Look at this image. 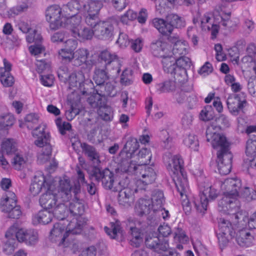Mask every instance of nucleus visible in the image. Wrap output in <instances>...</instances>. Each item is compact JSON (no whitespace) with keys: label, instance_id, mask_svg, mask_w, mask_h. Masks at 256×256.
Returning <instances> with one entry per match:
<instances>
[{"label":"nucleus","instance_id":"47","mask_svg":"<svg viewBox=\"0 0 256 256\" xmlns=\"http://www.w3.org/2000/svg\"><path fill=\"white\" fill-rule=\"evenodd\" d=\"M256 56V54H248L246 52V55L242 58L240 62H239L240 64L238 65L241 67H248L250 66L252 62H255Z\"/></svg>","mask_w":256,"mask_h":256},{"label":"nucleus","instance_id":"56","mask_svg":"<svg viewBox=\"0 0 256 256\" xmlns=\"http://www.w3.org/2000/svg\"><path fill=\"white\" fill-rule=\"evenodd\" d=\"M131 48L136 52L141 51L143 46L142 40L140 38L131 41Z\"/></svg>","mask_w":256,"mask_h":256},{"label":"nucleus","instance_id":"62","mask_svg":"<svg viewBox=\"0 0 256 256\" xmlns=\"http://www.w3.org/2000/svg\"><path fill=\"white\" fill-rule=\"evenodd\" d=\"M66 37L65 34L62 32H59L54 33L51 38L53 42H61L64 41Z\"/></svg>","mask_w":256,"mask_h":256},{"label":"nucleus","instance_id":"43","mask_svg":"<svg viewBox=\"0 0 256 256\" xmlns=\"http://www.w3.org/2000/svg\"><path fill=\"white\" fill-rule=\"evenodd\" d=\"M110 230L108 227L104 228L106 232L112 238H115L116 237L117 234L120 231V226L119 224L116 222V223H110Z\"/></svg>","mask_w":256,"mask_h":256},{"label":"nucleus","instance_id":"59","mask_svg":"<svg viewBox=\"0 0 256 256\" xmlns=\"http://www.w3.org/2000/svg\"><path fill=\"white\" fill-rule=\"evenodd\" d=\"M37 67L36 70L38 72L41 73L44 70H48L50 67V64L48 62H46L45 60H37L36 63Z\"/></svg>","mask_w":256,"mask_h":256},{"label":"nucleus","instance_id":"61","mask_svg":"<svg viewBox=\"0 0 256 256\" xmlns=\"http://www.w3.org/2000/svg\"><path fill=\"white\" fill-rule=\"evenodd\" d=\"M79 113V110L74 106L66 112V117L68 120H72Z\"/></svg>","mask_w":256,"mask_h":256},{"label":"nucleus","instance_id":"24","mask_svg":"<svg viewBox=\"0 0 256 256\" xmlns=\"http://www.w3.org/2000/svg\"><path fill=\"white\" fill-rule=\"evenodd\" d=\"M4 67H0V81L4 87L12 86L14 78L10 74L12 64L6 58L3 60Z\"/></svg>","mask_w":256,"mask_h":256},{"label":"nucleus","instance_id":"19","mask_svg":"<svg viewBox=\"0 0 256 256\" xmlns=\"http://www.w3.org/2000/svg\"><path fill=\"white\" fill-rule=\"evenodd\" d=\"M154 26L164 35H169L173 30L174 28H181L185 26L184 20L175 14H168L166 21L161 18H154L153 20Z\"/></svg>","mask_w":256,"mask_h":256},{"label":"nucleus","instance_id":"4","mask_svg":"<svg viewBox=\"0 0 256 256\" xmlns=\"http://www.w3.org/2000/svg\"><path fill=\"white\" fill-rule=\"evenodd\" d=\"M169 42L170 44L158 40L151 48L152 54L162 58L164 71L172 74L180 68L190 66V59L184 56L188 52L189 46L178 36H170Z\"/></svg>","mask_w":256,"mask_h":256},{"label":"nucleus","instance_id":"20","mask_svg":"<svg viewBox=\"0 0 256 256\" xmlns=\"http://www.w3.org/2000/svg\"><path fill=\"white\" fill-rule=\"evenodd\" d=\"M103 6L102 2L99 0H88L86 3L82 4V14H85V20H82L84 24L92 26L98 19L100 10Z\"/></svg>","mask_w":256,"mask_h":256},{"label":"nucleus","instance_id":"64","mask_svg":"<svg viewBox=\"0 0 256 256\" xmlns=\"http://www.w3.org/2000/svg\"><path fill=\"white\" fill-rule=\"evenodd\" d=\"M96 252V248L94 246H90L84 250L80 256H95Z\"/></svg>","mask_w":256,"mask_h":256},{"label":"nucleus","instance_id":"37","mask_svg":"<svg viewBox=\"0 0 256 256\" xmlns=\"http://www.w3.org/2000/svg\"><path fill=\"white\" fill-rule=\"evenodd\" d=\"M216 122L218 126H215L214 122H212L208 127L206 130V134L207 133V130L210 127L212 126L214 128H218V130L217 132L220 134V135L226 138L225 136L220 132V130L222 126H228V118L222 114L216 120Z\"/></svg>","mask_w":256,"mask_h":256},{"label":"nucleus","instance_id":"58","mask_svg":"<svg viewBox=\"0 0 256 256\" xmlns=\"http://www.w3.org/2000/svg\"><path fill=\"white\" fill-rule=\"evenodd\" d=\"M114 8L119 11L124 10L127 5V0H112Z\"/></svg>","mask_w":256,"mask_h":256},{"label":"nucleus","instance_id":"52","mask_svg":"<svg viewBox=\"0 0 256 256\" xmlns=\"http://www.w3.org/2000/svg\"><path fill=\"white\" fill-rule=\"evenodd\" d=\"M110 90H108L106 93L104 94H99L97 92L96 93L94 94L88 98L89 102L92 104H96V105H98L99 104L98 102L102 100L103 96L110 94Z\"/></svg>","mask_w":256,"mask_h":256},{"label":"nucleus","instance_id":"50","mask_svg":"<svg viewBox=\"0 0 256 256\" xmlns=\"http://www.w3.org/2000/svg\"><path fill=\"white\" fill-rule=\"evenodd\" d=\"M28 235L24 242L26 244L30 245L35 244L38 240V232L33 230H30Z\"/></svg>","mask_w":256,"mask_h":256},{"label":"nucleus","instance_id":"48","mask_svg":"<svg viewBox=\"0 0 256 256\" xmlns=\"http://www.w3.org/2000/svg\"><path fill=\"white\" fill-rule=\"evenodd\" d=\"M55 123L60 134H65V131L70 130L71 128V126L70 123L67 122H62V118L60 117L57 118L56 119Z\"/></svg>","mask_w":256,"mask_h":256},{"label":"nucleus","instance_id":"10","mask_svg":"<svg viewBox=\"0 0 256 256\" xmlns=\"http://www.w3.org/2000/svg\"><path fill=\"white\" fill-rule=\"evenodd\" d=\"M230 14L221 12L220 14L216 12L214 14L206 13L201 17L200 14L197 12L194 16V23L200 24L202 30H210L212 38H216L218 32L219 24L222 23L224 26H226L229 22Z\"/></svg>","mask_w":256,"mask_h":256},{"label":"nucleus","instance_id":"21","mask_svg":"<svg viewBox=\"0 0 256 256\" xmlns=\"http://www.w3.org/2000/svg\"><path fill=\"white\" fill-rule=\"evenodd\" d=\"M226 104L230 113L232 115H237L240 110L246 105L245 94L240 93L230 95L227 99Z\"/></svg>","mask_w":256,"mask_h":256},{"label":"nucleus","instance_id":"13","mask_svg":"<svg viewBox=\"0 0 256 256\" xmlns=\"http://www.w3.org/2000/svg\"><path fill=\"white\" fill-rule=\"evenodd\" d=\"M138 148V144L135 138H130L124 147L120 154V156L122 159V164H126L125 160L130 158L135 151ZM152 154L150 150L147 148H142L139 152L138 156V160L130 161V162H133L136 165H148L151 161Z\"/></svg>","mask_w":256,"mask_h":256},{"label":"nucleus","instance_id":"23","mask_svg":"<svg viewBox=\"0 0 256 256\" xmlns=\"http://www.w3.org/2000/svg\"><path fill=\"white\" fill-rule=\"evenodd\" d=\"M55 180L51 178L46 179L44 176L40 173H38L35 175L32 180V183L30 187V194L35 196L38 194L41 190L44 188L45 192L46 190L47 184H52Z\"/></svg>","mask_w":256,"mask_h":256},{"label":"nucleus","instance_id":"42","mask_svg":"<svg viewBox=\"0 0 256 256\" xmlns=\"http://www.w3.org/2000/svg\"><path fill=\"white\" fill-rule=\"evenodd\" d=\"M174 240L176 242L184 244L188 242L189 238L184 230L182 229H178L175 232Z\"/></svg>","mask_w":256,"mask_h":256},{"label":"nucleus","instance_id":"12","mask_svg":"<svg viewBox=\"0 0 256 256\" xmlns=\"http://www.w3.org/2000/svg\"><path fill=\"white\" fill-rule=\"evenodd\" d=\"M46 126L44 124H40L32 132V135L34 139V144L42 148L38 156L40 163L42 164L48 161L50 157L52 147L50 144V136L48 132L46 131Z\"/></svg>","mask_w":256,"mask_h":256},{"label":"nucleus","instance_id":"60","mask_svg":"<svg viewBox=\"0 0 256 256\" xmlns=\"http://www.w3.org/2000/svg\"><path fill=\"white\" fill-rule=\"evenodd\" d=\"M174 96L176 102L180 104L183 102L186 98L185 92L180 88L176 90V92L174 94Z\"/></svg>","mask_w":256,"mask_h":256},{"label":"nucleus","instance_id":"51","mask_svg":"<svg viewBox=\"0 0 256 256\" xmlns=\"http://www.w3.org/2000/svg\"><path fill=\"white\" fill-rule=\"evenodd\" d=\"M213 67L209 62H206L198 70V74L202 76H206L212 72Z\"/></svg>","mask_w":256,"mask_h":256},{"label":"nucleus","instance_id":"30","mask_svg":"<svg viewBox=\"0 0 256 256\" xmlns=\"http://www.w3.org/2000/svg\"><path fill=\"white\" fill-rule=\"evenodd\" d=\"M1 152L6 155L14 154L17 152L16 142L12 139H4L1 144Z\"/></svg>","mask_w":256,"mask_h":256},{"label":"nucleus","instance_id":"40","mask_svg":"<svg viewBox=\"0 0 256 256\" xmlns=\"http://www.w3.org/2000/svg\"><path fill=\"white\" fill-rule=\"evenodd\" d=\"M28 8V5L26 3L24 2L18 4L16 6L10 8L8 12V16L10 18H14L20 13L26 11Z\"/></svg>","mask_w":256,"mask_h":256},{"label":"nucleus","instance_id":"27","mask_svg":"<svg viewBox=\"0 0 256 256\" xmlns=\"http://www.w3.org/2000/svg\"><path fill=\"white\" fill-rule=\"evenodd\" d=\"M48 209H46L38 212L32 217V222L34 224H46L50 222L54 216L52 212Z\"/></svg>","mask_w":256,"mask_h":256},{"label":"nucleus","instance_id":"28","mask_svg":"<svg viewBox=\"0 0 256 256\" xmlns=\"http://www.w3.org/2000/svg\"><path fill=\"white\" fill-rule=\"evenodd\" d=\"M82 4H80V0H72L63 7V10L65 14H70L71 16H79L82 18L80 16V14H82Z\"/></svg>","mask_w":256,"mask_h":256},{"label":"nucleus","instance_id":"32","mask_svg":"<svg viewBox=\"0 0 256 256\" xmlns=\"http://www.w3.org/2000/svg\"><path fill=\"white\" fill-rule=\"evenodd\" d=\"M256 154V136H252L247 140L246 148V157L244 160L256 158L254 156Z\"/></svg>","mask_w":256,"mask_h":256},{"label":"nucleus","instance_id":"57","mask_svg":"<svg viewBox=\"0 0 256 256\" xmlns=\"http://www.w3.org/2000/svg\"><path fill=\"white\" fill-rule=\"evenodd\" d=\"M40 80L44 86H51L54 84V76L52 74L42 76Z\"/></svg>","mask_w":256,"mask_h":256},{"label":"nucleus","instance_id":"5","mask_svg":"<svg viewBox=\"0 0 256 256\" xmlns=\"http://www.w3.org/2000/svg\"><path fill=\"white\" fill-rule=\"evenodd\" d=\"M244 214L239 208L238 212L225 218H220L218 221L217 237L220 247H224L230 241L235 239L242 246H250L254 244V236L246 230L242 229L236 232L235 228L242 218L244 220Z\"/></svg>","mask_w":256,"mask_h":256},{"label":"nucleus","instance_id":"26","mask_svg":"<svg viewBox=\"0 0 256 256\" xmlns=\"http://www.w3.org/2000/svg\"><path fill=\"white\" fill-rule=\"evenodd\" d=\"M72 146L76 150H78L81 147L94 163L98 164L100 162L99 155L93 147L86 144H81L80 141L72 142Z\"/></svg>","mask_w":256,"mask_h":256},{"label":"nucleus","instance_id":"6","mask_svg":"<svg viewBox=\"0 0 256 256\" xmlns=\"http://www.w3.org/2000/svg\"><path fill=\"white\" fill-rule=\"evenodd\" d=\"M68 26L71 35L80 41L91 40L93 36L103 40H112L114 36V25L116 23L112 20H96L92 29L84 25V22L79 16L72 18Z\"/></svg>","mask_w":256,"mask_h":256},{"label":"nucleus","instance_id":"45","mask_svg":"<svg viewBox=\"0 0 256 256\" xmlns=\"http://www.w3.org/2000/svg\"><path fill=\"white\" fill-rule=\"evenodd\" d=\"M228 55L234 64H240L239 63V50L237 47L234 46L228 49Z\"/></svg>","mask_w":256,"mask_h":256},{"label":"nucleus","instance_id":"46","mask_svg":"<svg viewBox=\"0 0 256 256\" xmlns=\"http://www.w3.org/2000/svg\"><path fill=\"white\" fill-rule=\"evenodd\" d=\"M98 114L105 120H110L112 116V109L108 106L100 107L98 110Z\"/></svg>","mask_w":256,"mask_h":256},{"label":"nucleus","instance_id":"63","mask_svg":"<svg viewBox=\"0 0 256 256\" xmlns=\"http://www.w3.org/2000/svg\"><path fill=\"white\" fill-rule=\"evenodd\" d=\"M248 90L252 96H256V80L250 78L248 81Z\"/></svg>","mask_w":256,"mask_h":256},{"label":"nucleus","instance_id":"8","mask_svg":"<svg viewBox=\"0 0 256 256\" xmlns=\"http://www.w3.org/2000/svg\"><path fill=\"white\" fill-rule=\"evenodd\" d=\"M164 161L168 170L172 174L178 192L182 199V205L186 212L190 210V186L187 176L182 168L183 160L178 155L166 156Z\"/></svg>","mask_w":256,"mask_h":256},{"label":"nucleus","instance_id":"25","mask_svg":"<svg viewBox=\"0 0 256 256\" xmlns=\"http://www.w3.org/2000/svg\"><path fill=\"white\" fill-rule=\"evenodd\" d=\"M19 29L24 33H28L26 40L28 43H32L34 40L36 42L41 40V35L36 28L30 26L28 22H21L19 24Z\"/></svg>","mask_w":256,"mask_h":256},{"label":"nucleus","instance_id":"36","mask_svg":"<svg viewBox=\"0 0 256 256\" xmlns=\"http://www.w3.org/2000/svg\"><path fill=\"white\" fill-rule=\"evenodd\" d=\"M40 115L38 114H28L25 118V124H23L20 120V126L22 128L24 125L26 126L28 128H32L33 125L38 124L40 120Z\"/></svg>","mask_w":256,"mask_h":256},{"label":"nucleus","instance_id":"29","mask_svg":"<svg viewBox=\"0 0 256 256\" xmlns=\"http://www.w3.org/2000/svg\"><path fill=\"white\" fill-rule=\"evenodd\" d=\"M11 159L10 163L13 168L17 170H22L28 165V158L21 152H16Z\"/></svg>","mask_w":256,"mask_h":256},{"label":"nucleus","instance_id":"39","mask_svg":"<svg viewBox=\"0 0 256 256\" xmlns=\"http://www.w3.org/2000/svg\"><path fill=\"white\" fill-rule=\"evenodd\" d=\"M214 116V112L212 107L207 106L200 111L199 118L200 120L206 122L212 120Z\"/></svg>","mask_w":256,"mask_h":256},{"label":"nucleus","instance_id":"11","mask_svg":"<svg viewBox=\"0 0 256 256\" xmlns=\"http://www.w3.org/2000/svg\"><path fill=\"white\" fill-rule=\"evenodd\" d=\"M64 44L65 48L60 49L58 52L60 59L66 62H72L75 66H80L86 62L88 54L86 49L81 48L74 52L78 46L76 40L69 38L64 42Z\"/></svg>","mask_w":256,"mask_h":256},{"label":"nucleus","instance_id":"54","mask_svg":"<svg viewBox=\"0 0 256 256\" xmlns=\"http://www.w3.org/2000/svg\"><path fill=\"white\" fill-rule=\"evenodd\" d=\"M216 52V58L219 62L225 60L226 58V54L223 52L222 48L220 44H216L214 46Z\"/></svg>","mask_w":256,"mask_h":256},{"label":"nucleus","instance_id":"16","mask_svg":"<svg viewBox=\"0 0 256 256\" xmlns=\"http://www.w3.org/2000/svg\"><path fill=\"white\" fill-rule=\"evenodd\" d=\"M30 230L22 228L16 226L10 228L5 234L3 241V251L6 254H12L17 246V242H24Z\"/></svg>","mask_w":256,"mask_h":256},{"label":"nucleus","instance_id":"53","mask_svg":"<svg viewBox=\"0 0 256 256\" xmlns=\"http://www.w3.org/2000/svg\"><path fill=\"white\" fill-rule=\"evenodd\" d=\"M137 17V14L132 10H128L121 17V21L124 24H128L129 21L135 20Z\"/></svg>","mask_w":256,"mask_h":256},{"label":"nucleus","instance_id":"44","mask_svg":"<svg viewBox=\"0 0 256 256\" xmlns=\"http://www.w3.org/2000/svg\"><path fill=\"white\" fill-rule=\"evenodd\" d=\"M100 58L107 64H110L112 62L118 64L116 60L118 58L117 56L114 54L110 53L109 51L106 50L102 52Z\"/></svg>","mask_w":256,"mask_h":256},{"label":"nucleus","instance_id":"34","mask_svg":"<svg viewBox=\"0 0 256 256\" xmlns=\"http://www.w3.org/2000/svg\"><path fill=\"white\" fill-rule=\"evenodd\" d=\"M184 144L193 151H198L199 148V142L196 136L190 134L184 136Z\"/></svg>","mask_w":256,"mask_h":256},{"label":"nucleus","instance_id":"15","mask_svg":"<svg viewBox=\"0 0 256 256\" xmlns=\"http://www.w3.org/2000/svg\"><path fill=\"white\" fill-rule=\"evenodd\" d=\"M46 21L48 23L50 28L56 30L63 26L64 22L67 21L66 28L68 26L72 18L70 14H65L64 10L57 4H54L48 7L45 12Z\"/></svg>","mask_w":256,"mask_h":256},{"label":"nucleus","instance_id":"49","mask_svg":"<svg viewBox=\"0 0 256 256\" xmlns=\"http://www.w3.org/2000/svg\"><path fill=\"white\" fill-rule=\"evenodd\" d=\"M116 42L120 48H126L130 44L128 36L126 34L120 32Z\"/></svg>","mask_w":256,"mask_h":256},{"label":"nucleus","instance_id":"35","mask_svg":"<svg viewBox=\"0 0 256 256\" xmlns=\"http://www.w3.org/2000/svg\"><path fill=\"white\" fill-rule=\"evenodd\" d=\"M179 89L176 82L174 80H166L158 85V90L160 93L174 92Z\"/></svg>","mask_w":256,"mask_h":256},{"label":"nucleus","instance_id":"22","mask_svg":"<svg viewBox=\"0 0 256 256\" xmlns=\"http://www.w3.org/2000/svg\"><path fill=\"white\" fill-rule=\"evenodd\" d=\"M160 239L157 234L155 232H150L146 238V243L148 246L154 248L156 250L158 249L162 250L164 252V254L159 256H179V254L174 250H172L166 251L168 244H164V246L162 244H159Z\"/></svg>","mask_w":256,"mask_h":256},{"label":"nucleus","instance_id":"18","mask_svg":"<svg viewBox=\"0 0 256 256\" xmlns=\"http://www.w3.org/2000/svg\"><path fill=\"white\" fill-rule=\"evenodd\" d=\"M0 210L10 218H19L22 215L20 206L17 204V199L14 193L9 192L3 196L0 200Z\"/></svg>","mask_w":256,"mask_h":256},{"label":"nucleus","instance_id":"17","mask_svg":"<svg viewBox=\"0 0 256 256\" xmlns=\"http://www.w3.org/2000/svg\"><path fill=\"white\" fill-rule=\"evenodd\" d=\"M58 76L60 80H64L68 86V88L72 90V92H76L78 95H84L86 93L84 87L85 84H92L90 80H85L84 76L81 72L72 74L67 79V74L59 70Z\"/></svg>","mask_w":256,"mask_h":256},{"label":"nucleus","instance_id":"41","mask_svg":"<svg viewBox=\"0 0 256 256\" xmlns=\"http://www.w3.org/2000/svg\"><path fill=\"white\" fill-rule=\"evenodd\" d=\"M42 40V38L41 37V40L40 41L36 42L34 40L33 42L34 44L29 47V50L32 54L37 56L44 52V48L41 44Z\"/></svg>","mask_w":256,"mask_h":256},{"label":"nucleus","instance_id":"14","mask_svg":"<svg viewBox=\"0 0 256 256\" xmlns=\"http://www.w3.org/2000/svg\"><path fill=\"white\" fill-rule=\"evenodd\" d=\"M164 201V194L160 190L154 192L151 198H142L136 204L134 210L139 216H146L152 212H156L160 209Z\"/></svg>","mask_w":256,"mask_h":256},{"label":"nucleus","instance_id":"1","mask_svg":"<svg viewBox=\"0 0 256 256\" xmlns=\"http://www.w3.org/2000/svg\"><path fill=\"white\" fill-rule=\"evenodd\" d=\"M200 188V198L194 202L197 211L204 214L207 210L209 200L216 199L220 192L222 198L218 203V210L227 216L238 212V198H244L250 201L256 200V190L242 186L241 180L237 178H228L212 186L208 179L202 176L197 178Z\"/></svg>","mask_w":256,"mask_h":256},{"label":"nucleus","instance_id":"7","mask_svg":"<svg viewBox=\"0 0 256 256\" xmlns=\"http://www.w3.org/2000/svg\"><path fill=\"white\" fill-rule=\"evenodd\" d=\"M46 191L40 198V206L46 209H53L58 203L64 202L72 196V193L76 196L80 190L79 184L72 187L70 180L64 177L58 184L55 180L52 184H48Z\"/></svg>","mask_w":256,"mask_h":256},{"label":"nucleus","instance_id":"3","mask_svg":"<svg viewBox=\"0 0 256 256\" xmlns=\"http://www.w3.org/2000/svg\"><path fill=\"white\" fill-rule=\"evenodd\" d=\"M71 202L70 198H66L64 202L58 203L52 209V214L56 218L60 220L54 224L50 230V241L58 246L68 247L72 240V236L80 234L82 226L78 224L82 219L84 212L82 204L78 201L76 194Z\"/></svg>","mask_w":256,"mask_h":256},{"label":"nucleus","instance_id":"31","mask_svg":"<svg viewBox=\"0 0 256 256\" xmlns=\"http://www.w3.org/2000/svg\"><path fill=\"white\" fill-rule=\"evenodd\" d=\"M130 228L132 238L130 240L131 244L134 246H138L143 241L142 234L138 227H134L132 225V220H130Z\"/></svg>","mask_w":256,"mask_h":256},{"label":"nucleus","instance_id":"38","mask_svg":"<svg viewBox=\"0 0 256 256\" xmlns=\"http://www.w3.org/2000/svg\"><path fill=\"white\" fill-rule=\"evenodd\" d=\"M108 78L106 72L104 70H96L95 72L94 80L96 83L100 86V88H105L104 84Z\"/></svg>","mask_w":256,"mask_h":256},{"label":"nucleus","instance_id":"9","mask_svg":"<svg viewBox=\"0 0 256 256\" xmlns=\"http://www.w3.org/2000/svg\"><path fill=\"white\" fill-rule=\"evenodd\" d=\"M218 128L210 127L206 133V140L217 151V167L221 174H227L232 168V156L229 151V143L224 137L217 132Z\"/></svg>","mask_w":256,"mask_h":256},{"label":"nucleus","instance_id":"55","mask_svg":"<svg viewBox=\"0 0 256 256\" xmlns=\"http://www.w3.org/2000/svg\"><path fill=\"white\" fill-rule=\"evenodd\" d=\"M132 71L130 68H126L122 73L121 81L125 84H128L131 82Z\"/></svg>","mask_w":256,"mask_h":256},{"label":"nucleus","instance_id":"33","mask_svg":"<svg viewBox=\"0 0 256 256\" xmlns=\"http://www.w3.org/2000/svg\"><path fill=\"white\" fill-rule=\"evenodd\" d=\"M15 122L14 116L10 113H6L0 116V130H8Z\"/></svg>","mask_w":256,"mask_h":256},{"label":"nucleus","instance_id":"2","mask_svg":"<svg viewBox=\"0 0 256 256\" xmlns=\"http://www.w3.org/2000/svg\"><path fill=\"white\" fill-rule=\"evenodd\" d=\"M126 172L132 176L130 182L127 180H122L118 186H114L112 173L107 168L101 171L98 168H94L92 178L102 180L104 186L107 189L120 191L118 200L124 207L130 206L134 200V194L138 189H143L145 186L154 182L156 178V174L152 165H136L133 162L121 164L118 172Z\"/></svg>","mask_w":256,"mask_h":256}]
</instances>
